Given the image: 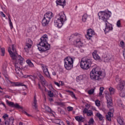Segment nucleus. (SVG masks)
I'll use <instances>...</instances> for the list:
<instances>
[{"instance_id": "nucleus-19", "label": "nucleus", "mask_w": 125, "mask_h": 125, "mask_svg": "<svg viewBox=\"0 0 125 125\" xmlns=\"http://www.w3.org/2000/svg\"><path fill=\"white\" fill-rule=\"evenodd\" d=\"M111 60H113V57L110 54H107L104 58V62H110Z\"/></svg>"}, {"instance_id": "nucleus-54", "label": "nucleus", "mask_w": 125, "mask_h": 125, "mask_svg": "<svg viewBox=\"0 0 125 125\" xmlns=\"http://www.w3.org/2000/svg\"><path fill=\"white\" fill-rule=\"evenodd\" d=\"M7 91H8L9 92H11V93H13L14 92L13 91V90L8 88L7 89Z\"/></svg>"}, {"instance_id": "nucleus-27", "label": "nucleus", "mask_w": 125, "mask_h": 125, "mask_svg": "<svg viewBox=\"0 0 125 125\" xmlns=\"http://www.w3.org/2000/svg\"><path fill=\"white\" fill-rule=\"evenodd\" d=\"M16 73L17 75H18V76H19V77H20L21 78L24 76L23 75V73H22V72L21 71V70H18L17 71H16Z\"/></svg>"}, {"instance_id": "nucleus-28", "label": "nucleus", "mask_w": 125, "mask_h": 125, "mask_svg": "<svg viewBox=\"0 0 125 125\" xmlns=\"http://www.w3.org/2000/svg\"><path fill=\"white\" fill-rule=\"evenodd\" d=\"M86 19H87V14H84L82 17L83 22H86Z\"/></svg>"}, {"instance_id": "nucleus-55", "label": "nucleus", "mask_w": 125, "mask_h": 125, "mask_svg": "<svg viewBox=\"0 0 125 125\" xmlns=\"http://www.w3.org/2000/svg\"><path fill=\"white\" fill-rule=\"evenodd\" d=\"M3 119H5L6 118H8V115L7 114H4L3 116H2Z\"/></svg>"}, {"instance_id": "nucleus-53", "label": "nucleus", "mask_w": 125, "mask_h": 125, "mask_svg": "<svg viewBox=\"0 0 125 125\" xmlns=\"http://www.w3.org/2000/svg\"><path fill=\"white\" fill-rule=\"evenodd\" d=\"M67 110H68V112H70V111H73V107L68 106L67 107Z\"/></svg>"}, {"instance_id": "nucleus-26", "label": "nucleus", "mask_w": 125, "mask_h": 125, "mask_svg": "<svg viewBox=\"0 0 125 125\" xmlns=\"http://www.w3.org/2000/svg\"><path fill=\"white\" fill-rule=\"evenodd\" d=\"M117 121L119 125H122L124 124V120L121 117H118Z\"/></svg>"}, {"instance_id": "nucleus-63", "label": "nucleus", "mask_w": 125, "mask_h": 125, "mask_svg": "<svg viewBox=\"0 0 125 125\" xmlns=\"http://www.w3.org/2000/svg\"><path fill=\"white\" fill-rule=\"evenodd\" d=\"M85 107H88V109H89V107H90V106L89 105V104H85Z\"/></svg>"}, {"instance_id": "nucleus-61", "label": "nucleus", "mask_w": 125, "mask_h": 125, "mask_svg": "<svg viewBox=\"0 0 125 125\" xmlns=\"http://www.w3.org/2000/svg\"><path fill=\"white\" fill-rule=\"evenodd\" d=\"M28 65L30 67H34V64H33L32 62L28 64Z\"/></svg>"}, {"instance_id": "nucleus-7", "label": "nucleus", "mask_w": 125, "mask_h": 125, "mask_svg": "<svg viewBox=\"0 0 125 125\" xmlns=\"http://www.w3.org/2000/svg\"><path fill=\"white\" fill-rule=\"evenodd\" d=\"M74 59L70 57H67L64 60V67L66 70H71L73 68Z\"/></svg>"}, {"instance_id": "nucleus-38", "label": "nucleus", "mask_w": 125, "mask_h": 125, "mask_svg": "<svg viewBox=\"0 0 125 125\" xmlns=\"http://www.w3.org/2000/svg\"><path fill=\"white\" fill-rule=\"evenodd\" d=\"M120 96H121V97H125V91H124V90L120 91Z\"/></svg>"}, {"instance_id": "nucleus-42", "label": "nucleus", "mask_w": 125, "mask_h": 125, "mask_svg": "<svg viewBox=\"0 0 125 125\" xmlns=\"http://www.w3.org/2000/svg\"><path fill=\"white\" fill-rule=\"evenodd\" d=\"M88 93L90 95H91V94H93V93H94V89L92 88L90 90H89V91H88Z\"/></svg>"}, {"instance_id": "nucleus-16", "label": "nucleus", "mask_w": 125, "mask_h": 125, "mask_svg": "<svg viewBox=\"0 0 125 125\" xmlns=\"http://www.w3.org/2000/svg\"><path fill=\"white\" fill-rule=\"evenodd\" d=\"M32 44H33V41L30 39H27L24 49L31 48V47H32Z\"/></svg>"}, {"instance_id": "nucleus-25", "label": "nucleus", "mask_w": 125, "mask_h": 125, "mask_svg": "<svg viewBox=\"0 0 125 125\" xmlns=\"http://www.w3.org/2000/svg\"><path fill=\"white\" fill-rule=\"evenodd\" d=\"M11 16H10V14H8V18L9 20V26L10 27L11 30L13 29V24H12V21H11V19H10Z\"/></svg>"}, {"instance_id": "nucleus-47", "label": "nucleus", "mask_w": 125, "mask_h": 125, "mask_svg": "<svg viewBox=\"0 0 125 125\" xmlns=\"http://www.w3.org/2000/svg\"><path fill=\"white\" fill-rule=\"evenodd\" d=\"M120 45H121V47L124 48V47H125V42H124L123 41H121Z\"/></svg>"}, {"instance_id": "nucleus-34", "label": "nucleus", "mask_w": 125, "mask_h": 125, "mask_svg": "<svg viewBox=\"0 0 125 125\" xmlns=\"http://www.w3.org/2000/svg\"><path fill=\"white\" fill-rule=\"evenodd\" d=\"M45 110L46 112H48V113H51V108L49 107L48 106H45Z\"/></svg>"}, {"instance_id": "nucleus-44", "label": "nucleus", "mask_w": 125, "mask_h": 125, "mask_svg": "<svg viewBox=\"0 0 125 125\" xmlns=\"http://www.w3.org/2000/svg\"><path fill=\"white\" fill-rule=\"evenodd\" d=\"M57 104L61 107H64V106H65V103L62 102H58Z\"/></svg>"}, {"instance_id": "nucleus-9", "label": "nucleus", "mask_w": 125, "mask_h": 125, "mask_svg": "<svg viewBox=\"0 0 125 125\" xmlns=\"http://www.w3.org/2000/svg\"><path fill=\"white\" fill-rule=\"evenodd\" d=\"M81 35H77L73 34L71 35L70 37V39H73V38H74V39H76V40H75L74 44H76L78 47H82L83 45V42L81 41Z\"/></svg>"}, {"instance_id": "nucleus-12", "label": "nucleus", "mask_w": 125, "mask_h": 125, "mask_svg": "<svg viewBox=\"0 0 125 125\" xmlns=\"http://www.w3.org/2000/svg\"><path fill=\"white\" fill-rule=\"evenodd\" d=\"M42 70L45 76H47V78L50 79L51 77H50V74H49V72L48 71V69L47 68V66L46 65H43L42 66Z\"/></svg>"}, {"instance_id": "nucleus-57", "label": "nucleus", "mask_w": 125, "mask_h": 125, "mask_svg": "<svg viewBox=\"0 0 125 125\" xmlns=\"http://www.w3.org/2000/svg\"><path fill=\"white\" fill-rule=\"evenodd\" d=\"M38 86H39V89H40L42 91L43 90V89L42 88V87H41V84L39 83L38 84Z\"/></svg>"}, {"instance_id": "nucleus-46", "label": "nucleus", "mask_w": 125, "mask_h": 125, "mask_svg": "<svg viewBox=\"0 0 125 125\" xmlns=\"http://www.w3.org/2000/svg\"><path fill=\"white\" fill-rule=\"evenodd\" d=\"M58 111L60 112L61 114H65V111H64V110H62L60 107L58 108Z\"/></svg>"}, {"instance_id": "nucleus-15", "label": "nucleus", "mask_w": 125, "mask_h": 125, "mask_svg": "<svg viewBox=\"0 0 125 125\" xmlns=\"http://www.w3.org/2000/svg\"><path fill=\"white\" fill-rule=\"evenodd\" d=\"M39 78L40 80H41V83L42 85H43V87L45 88V86H44V85H47V82H46L45 79L42 74L39 75Z\"/></svg>"}, {"instance_id": "nucleus-5", "label": "nucleus", "mask_w": 125, "mask_h": 125, "mask_svg": "<svg viewBox=\"0 0 125 125\" xmlns=\"http://www.w3.org/2000/svg\"><path fill=\"white\" fill-rule=\"evenodd\" d=\"M53 17V13L51 12H47L44 15L43 18L42 20V25L43 27H45V26H47L48 25L49 22H50V20L51 18Z\"/></svg>"}, {"instance_id": "nucleus-14", "label": "nucleus", "mask_w": 125, "mask_h": 125, "mask_svg": "<svg viewBox=\"0 0 125 125\" xmlns=\"http://www.w3.org/2000/svg\"><path fill=\"white\" fill-rule=\"evenodd\" d=\"M125 81H121L120 83H119L116 87L117 89L118 90H120V91H122L124 89V87H125Z\"/></svg>"}, {"instance_id": "nucleus-33", "label": "nucleus", "mask_w": 125, "mask_h": 125, "mask_svg": "<svg viewBox=\"0 0 125 125\" xmlns=\"http://www.w3.org/2000/svg\"><path fill=\"white\" fill-rule=\"evenodd\" d=\"M68 92H70V95L73 98H74L75 99H77V97H76V95H75L74 92L71 91H68Z\"/></svg>"}, {"instance_id": "nucleus-1", "label": "nucleus", "mask_w": 125, "mask_h": 125, "mask_svg": "<svg viewBox=\"0 0 125 125\" xmlns=\"http://www.w3.org/2000/svg\"><path fill=\"white\" fill-rule=\"evenodd\" d=\"M48 37L47 35H43L40 39V42L37 44L38 49L41 52H45L47 50H49L50 48V44L47 42Z\"/></svg>"}, {"instance_id": "nucleus-3", "label": "nucleus", "mask_w": 125, "mask_h": 125, "mask_svg": "<svg viewBox=\"0 0 125 125\" xmlns=\"http://www.w3.org/2000/svg\"><path fill=\"white\" fill-rule=\"evenodd\" d=\"M66 20H67V19L66 18V16L65 15L64 12H62L56 16L54 23L55 25H57L58 28H61Z\"/></svg>"}, {"instance_id": "nucleus-4", "label": "nucleus", "mask_w": 125, "mask_h": 125, "mask_svg": "<svg viewBox=\"0 0 125 125\" xmlns=\"http://www.w3.org/2000/svg\"><path fill=\"white\" fill-rule=\"evenodd\" d=\"M92 60L90 59H85L82 60L80 62V66L83 70H88L92 64Z\"/></svg>"}, {"instance_id": "nucleus-32", "label": "nucleus", "mask_w": 125, "mask_h": 125, "mask_svg": "<svg viewBox=\"0 0 125 125\" xmlns=\"http://www.w3.org/2000/svg\"><path fill=\"white\" fill-rule=\"evenodd\" d=\"M109 92L110 94H114L115 93V89L112 87L109 88Z\"/></svg>"}, {"instance_id": "nucleus-23", "label": "nucleus", "mask_w": 125, "mask_h": 125, "mask_svg": "<svg viewBox=\"0 0 125 125\" xmlns=\"http://www.w3.org/2000/svg\"><path fill=\"white\" fill-rule=\"evenodd\" d=\"M107 107L108 108H111V107H112V105H113L112 99L111 98L107 99Z\"/></svg>"}, {"instance_id": "nucleus-13", "label": "nucleus", "mask_w": 125, "mask_h": 125, "mask_svg": "<svg viewBox=\"0 0 125 125\" xmlns=\"http://www.w3.org/2000/svg\"><path fill=\"white\" fill-rule=\"evenodd\" d=\"M93 35H94V31L91 28L88 29L87 30V35H86V38L87 40H90Z\"/></svg>"}, {"instance_id": "nucleus-21", "label": "nucleus", "mask_w": 125, "mask_h": 125, "mask_svg": "<svg viewBox=\"0 0 125 125\" xmlns=\"http://www.w3.org/2000/svg\"><path fill=\"white\" fill-rule=\"evenodd\" d=\"M2 72L3 75H4V76H5V78L7 80H8V78L6 77V75L7 74V71H6V66H3L2 67Z\"/></svg>"}, {"instance_id": "nucleus-2", "label": "nucleus", "mask_w": 125, "mask_h": 125, "mask_svg": "<svg viewBox=\"0 0 125 125\" xmlns=\"http://www.w3.org/2000/svg\"><path fill=\"white\" fill-rule=\"evenodd\" d=\"M105 76V71H100L97 67L93 69L90 73V79L93 81H101Z\"/></svg>"}, {"instance_id": "nucleus-8", "label": "nucleus", "mask_w": 125, "mask_h": 125, "mask_svg": "<svg viewBox=\"0 0 125 125\" xmlns=\"http://www.w3.org/2000/svg\"><path fill=\"white\" fill-rule=\"evenodd\" d=\"M11 57L13 60L15 61V64H20V65L23 64V62H24V58H23L21 55H19L18 54H14L12 53V55H11Z\"/></svg>"}, {"instance_id": "nucleus-52", "label": "nucleus", "mask_w": 125, "mask_h": 125, "mask_svg": "<svg viewBox=\"0 0 125 125\" xmlns=\"http://www.w3.org/2000/svg\"><path fill=\"white\" fill-rule=\"evenodd\" d=\"M93 123H94V120L93 119V118L90 119L89 123L91 124H93Z\"/></svg>"}, {"instance_id": "nucleus-64", "label": "nucleus", "mask_w": 125, "mask_h": 125, "mask_svg": "<svg viewBox=\"0 0 125 125\" xmlns=\"http://www.w3.org/2000/svg\"><path fill=\"white\" fill-rule=\"evenodd\" d=\"M9 123H8V121H6L5 122V125H9Z\"/></svg>"}, {"instance_id": "nucleus-18", "label": "nucleus", "mask_w": 125, "mask_h": 125, "mask_svg": "<svg viewBox=\"0 0 125 125\" xmlns=\"http://www.w3.org/2000/svg\"><path fill=\"white\" fill-rule=\"evenodd\" d=\"M57 5H61L64 8V6L66 5V1L65 0H57L56 1Z\"/></svg>"}, {"instance_id": "nucleus-59", "label": "nucleus", "mask_w": 125, "mask_h": 125, "mask_svg": "<svg viewBox=\"0 0 125 125\" xmlns=\"http://www.w3.org/2000/svg\"><path fill=\"white\" fill-rule=\"evenodd\" d=\"M32 62H31V60H26V63L29 65V63H31Z\"/></svg>"}, {"instance_id": "nucleus-40", "label": "nucleus", "mask_w": 125, "mask_h": 125, "mask_svg": "<svg viewBox=\"0 0 125 125\" xmlns=\"http://www.w3.org/2000/svg\"><path fill=\"white\" fill-rule=\"evenodd\" d=\"M48 95L49 97H53L54 96V94L51 91H48Z\"/></svg>"}, {"instance_id": "nucleus-58", "label": "nucleus", "mask_w": 125, "mask_h": 125, "mask_svg": "<svg viewBox=\"0 0 125 125\" xmlns=\"http://www.w3.org/2000/svg\"><path fill=\"white\" fill-rule=\"evenodd\" d=\"M0 14H1V16H3L4 18L5 17V15L3 13V12H0Z\"/></svg>"}, {"instance_id": "nucleus-10", "label": "nucleus", "mask_w": 125, "mask_h": 125, "mask_svg": "<svg viewBox=\"0 0 125 125\" xmlns=\"http://www.w3.org/2000/svg\"><path fill=\"white\" fill-rule=\"evenodd\" d=\"M6 103L10 107H14V108H16L17 109H21V110H23V107L20 106L18 104H14V103L9 102L8 100L6 101Z\"/></svg>"}, {"instance_id": "nucleus-48", "label": "nucleus", "mask_w": 125, "mask_h": 125, "mask_svg": "<svg viewBox=\"0 0 125 125\" xmlns=\"http://www.w3.org/2000/svg\"><path fill=\"white\" fill-rule=\"evenodd\" d=\"M105 117H106V119L107 121H109V122H111V118H112L111 116H110L109 115H106Z\"/></svg>"}, {"instance_id": "nucleus-30", "label": "nucleus", "mask_w": 125, "mask_h": 125, "mask_svg": "<svg viewBox=\"0 0 125 125\" xmlns=\"http://www.w3.org/2000/svg\"><path fill=\"white\" fill-rule=\"evenodd\" d=\"M96 116L99 118L100 121H102L103 120V116L100 113H97Z\"/></svg>"}, {"instance_id": "nucleus-62", "label": "nucleus", "mask_w": 125, "mask_h": 125, "mask_svg": "<svg viewBox=\"0 0 125 125\" xmlns=\"http://www.w3.org/2000/svg\"><path fill=\"white\" fill-rule=\"evenodd\" d=\"M32 79H33V80H35V79H37V76L33 75H32Z\"/></svg>"}, {"instance_id": "nucleus-22", "label": "nucleus", "mask_w": 125, "mask_h": 125, "mask_svg": "<svg viewBox=\"0 0 125 125\" xmlns=\"http://www.w3.org/2000/svg\"><path fill=\"white\" fill-rule=\"evenodd\" d=\"M75 120L77 121V122H81V123H83L84 122V118L82 116H76L75 117Z\"/></svg>"}, {"instance_id": "nucleus-24", "label": "nucleus", "mask_w": 125, "mask_h": 125, "mask_svg": "<svg viewBox=\"0 0 125 125\" xmlns=\"http://www.w3.org/2000/svg\"><path fill=\"white\" fill-rule=\"evenodd\" d=\"M37 104H38V101H37V99L36 98V95H35L34 98L33 104H32V106H33L34 109H37V108L38 107V105H37Z\"/></svg>"}, {"instance_id": "nucleus-43", "label": "nucleus", "mask_w": 125, "mask_h": 125, "mask_svg": "<svg viewBox=\"0 0 125 125\" xmlns=\"http://www.w3.org/2000/svg\"><path fill=\"white\" fill-rule=\"evenodd\" d=\"M95 104L98 107H99V106H101V104L100 103V101H99V100H96L95 101Z\"/></svg>"}, {"instance_id": "nucleus-50", "label": "nucleus", "mask_w": 125, "mask_h": 125, "mask_svg": "<svg viewBox=\"0 0 125 125\" xmlns=\"http://www.w3.org/2000/svg\"><path fill=\"white\" fill-rule=\"evenodd\" d=\"M88 112V109L86 108H84L83 110V114H87Z\"/></svg>"}, {"instance_id": "nucleus-39", "label": "nucleus", "mask_w": 125, "mask_h": 125, "mask_svg": "<svg viewBox=\"0 0 125 125\" xmlns=\"http://www.w3.org/2000/svg\"><path fill=\"white\" fill-rule=\"evenodd\" d=\"M87 116H93V112H92V111L91 110H89L88 111V112H87Z\"/></svg>"}, {"instance_id": "nucleus-35", "label": "nucleus", "mask_w": 125, "mask_h": 125, "mask_svg": "<svg viewBox=\"0 0 125 125\" xmlns=\"http://www.w3.org/2000/svg\"><path fill=\"white\" fill-rule=\"evenodd\" d=\"M15 67L16 72H17V71L21 70V68H20V66H18V64H15Z\"/></svg>"}, {"instance_id": "nucleus-41", "label": "nucleus", "mask_w": 125, "mask_h": 125, "mask_svg": "<svg viewBox=\"0 0 125 125\" xmlns=\"http://www.w3.org/2000/svg\"><path fill=\"white\" fill-rule=\"evenodd\" d=\"M115 80H116V81L117 82V83H122V82H121V78H120V77L118 76V75H117L116 76Z\"/></svg>"}, {"instance_id": "nucleus-45", "label": "nucleus", "mask_w": 125, "mask_h": 125, "mask_svg": "<svg viewBox=\"0 0 125 125\" xmlns=\"http://www.w3.org/2000/svg\"><path fill=\"white\" fill-rule=\"evenodd\" d=\"M117 26L118 28H121L122 27L121 24V20H119L116 23Z\"/></svg>"}, {"instance_id": "nucleus-49", "label": "nucleus", "mask_w": 125, "mask_h": 125, "mask_svg": "<svg viewBox=\"0 0 125 125\" xmlns=\"http://www.w3.org/2000/svg\"><path fill=\"white\" fill-rule=\"evenodd\" d=\"M106 116H109L110 117H113V116H114V114H113V113L112 112L109 111L107 113V115H106Z\"/></svg>"}, {"instance_id": "nucleus-29", "label": "nucleus", "mask_w": 125, "mask_h": 125, "mask_svg": "<svg viewBox=\"0 0 125 125\" xmlns=\"http://www.w3.org/2000/svg\"><path fill=\"white\" fill-rule=\"evenodd\" d=\"M83 77H84V75H80L77 77V81H83Z\"/></svg>"}, {"instance_id": "nucleus-6", "label": "nucleus", "mask_w": 125, "mask_h": 125, "mask_svg": "<svg viewBox=\"0 0 125 125\" xmlns=\"http://www.w3.org/2000/svg\"><path fill=\"white\" fill-rule=\"evenodd\" d=\"M111 12L108 11H101L98 14L99 19L103 20L104 22H108L107 20L110 18L111 16Z\"/></svg>"}, {"instance_id": "nucleus-56", "label": "nucleus", "mask_w": 125, "mask_h": 125, "mask_svg": "<svg viewBox=\"0 0 125 125\" xmlns=\"http://www.w3.org/2000/svg\"><path fill=\"white\" fill-rule=\"evenodd\" d=\"M54 83H55V84H56V85H57V86H59V87H60V84L59 83H58V82H54Z\"/></svg>"}, {"instance_id": "nucleus-60", "label": "nucleus", "mask_w": 125, "mask_h": 125, "mask_svg": "<svg viewBox=\"0 0 125 125\" xmlns=\"http://www.w3.org/2000/svg\"><path fill=\"white\" fill-rule=\"evenodd\" d=\"M59 83H60V84L61 85H64V83H63V82H62V81H60Z\"/></svg>"}, {"instance_id": "nucleus-31", "label": "nucleus", "mask_w": 125, "mask_h": 125, "mask_svg": "<svg viewBox=\"0 0 125 125\" xmlns=\"http://www.w3.org/2000/svg\"><path fill=\"white\" fill-rule=\"evenodd\" d=\"M8 123L10 125H12L14 122V118L13 117H10L9 119H8Z\"/></svg>"}, {"instance_id": "nucleus-17", "label": "nucleus", "mask_w": 125, "mask_h": 125, "mask_svg": "<svg viewBox=\"0 0 125 125\" xmlns=\"http://www.w3.org/2000/svg\"><path fill=\"white\" fill-rule=\"evenodd\" d=\"M8 52L10 55V56L11 57V55H12V53H14L15 54H17V53H16V48L15 45L13 44L12 45V50L13 51H11V50H10V47H9L8 49Z\"/></svg>"}, {"instance_id": "nucleus-20", "label": "nucleus", "mask_w": 125, "mask_h": 125, "mask_svg": "<svg viewBox=\"0 0 125 125\" xmlns=\"http://www.w3.org/2000/svg\"><path fill=\"white\" fill-rule=\"evenodd\" d=\"M92 56L95 59V60H99L100 59V56L98 55L97 54V51L95 50L93 53H92Z\"/></svg>"}, {"instance_id": "nucleus-51", "label": "nucleus", "mask_w": 125, "mask_h": 125, "mask_svg": "<svg viewBox=\"0 0 125 125\" xmlns=\"http://www.w3.org/2000/svg\"><path fill=\"white\" fill-rule=\"evenodd\" d=\"M22 112L26 116H28V117H31V115L28 114V113H27V112H26L25 111L22 110Z\"/></svg>"}, {"instance_id": "nucleus-11", "label": "nucleus", "mask_w": 125, "mask_h": 125, "mask_svg": "<svg viewBox=\"0 0 125 125\" xmlns=\"http://www.w3.org/2000/svg\"><path fill=\"white\" fill-rule=\"evenodd\" d=\"M113 30V27L112 26V24H110V23L106 22H105V29H104V31L105 33H109L110 31Z\"/></svg>"}, {"instance_id": "nucleus-37", "label": "nucleus", "mask_w": 125, "mask_h": 125, "mask_svg": "<svg viewBox=\"0 0 125 125\" xmlns=\"http://www.w3.org/2000/svg\"><path fill=\"white\" fill-rule=\"evenodd\" d=\"M4 54H5V49H4V48H1V56H4Z\"/></svg>"}, {"instance_id": "nucleus-36", "label": "nucleus", "mask_w": 125, "mask_h": 125, "mask_svg": "<svg viewBox=\"0 0 125 125\" xmlns=\"http://www.w3.org/2000/svg\"><path fill=\"white\" fill-rule=\"evenodd\" d=\"M103 90H104V87H101L100 88V93H99V96H101V95H102V93H103Z\"/></svg>"}]
</instances>
